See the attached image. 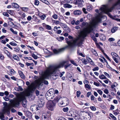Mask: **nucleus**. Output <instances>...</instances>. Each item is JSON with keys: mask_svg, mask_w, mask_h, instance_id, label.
<instances>
[{"mask_svg": "<svg viewBox=\"0 0 120 120\" xmlns=\"http://www.w3.org/2000/svg\"><path fill=\"white\" fill-rule=\"evenodd\" d=\"M67 62V61H64L58 64L53 66H50L47 69L44 73L42 75L41 77L37 80V83L38 86H41L43 82L45 84L48 85V81L44 80L45 79H48L49 77L53 76V79H55L59 76L57 71L59 69L63 67Z\"/></svg>", "mask_w": 120, "mask_h": 120, "instance_id": "f257e3e1", "label": "nucleus"}, {"mask_svg": "<svg viewBox=\"0 0 120 120\" xmlns=\"http://www.w3.org/2000/svg\"><path fill=\"white\" fill-rule=\"evenodd\" d=\"M93 30L92 27L90 26L89 27L84 28L83 30L80 32V36L79 37L74 40L73 42L68 41V38L65 39L68 45L66 46L65 48L61 49L58 50L54 49L53 50L54 53L58 54L60 52L63 51L66 48L71 47L77 44L78 46H80L82 44V42L84 40V38L86 37L88 33H90Z\"/></svg>", "mask_w": 120, "mask_h": 120, "instance_id": "f03ea898", "label": "nucleus"}, {"mask_svg": "<svg viewBox=\"0 0 120 120\" xmlns=\"http://www.w3.org/2000/svg\"><path fill=\"white\" fill-rule=\"evenodd\" d=\"M26 84L28 86V88L23 92L17 95V99L15 100H12V104L14 106H17L19 105V102L23 100L24 98V96H29L30 95V83L28 81L26 82Z\"/></svg>", "mask_w": 120, "mask_h": 120, "instance_id": "7ed1b4c3", "label": "nucleus"}, {"mask_svg": "<svg viewBox=\"0 0 120 120\" xmlns=\"http://www.w3.org/2000/svg\"><path fill=\"white\" fill-rule=\"evenodd\" d=\"M10 106H5L2 112H0V118L1 120H4V114L5 113H7L8 116L10 115Z\"/></svg>", "mask_w": 120, "mask_h": 120, "instance_id": "20e7f679", "label": "nucleus"}, {"mask_svg": "<svg viewBox=\"0 0 120 120\" xmlns=\"http://www.w3.org/2000/svg\"><path fill=\"white\" fill-rule=\"evenodd\" d=\"M58 99V97H56L54 100L49 101L48 102L47 104V107L48 109L51 111L53 110Z\"/></svg>", "mask_w": 120, "mask_h": 120, "instance_id": "39448f33", "label": "nucleus"}, {"mask_svg": "<svg viewBox=\"0 0 120 120\" xmlns=\"http://www.w3.org/2000/svg\"><path fill=\"white\" fill-rule=\"evenodd\" d=\"M104 6H105L107 7V8H108L107 6H105V5H103L102 7H101V8L99 10H100L101 11V12L99 13V11L98 10V9H96L95 10V11L97 12L99 14V15L97 16L96 17L95 19L94 22V24L95 25H97L98 23L99 22H101V14L102 12H104L106 14V13L105 12H104V11H103L101 9H100L102 7H103Z\"/></svg>", "mask_w": 120, "mask_h": 120, "instance_id": "423d86ee", "label": "nucleus"}, {"mask_svg": "<svg viewBox=\"0 0 120 120\" xmlns=\"http://www.w3.org/2000/svg\"><path fill=\"white\" fill-rule=\"evenodd\" d=\"M73 116L76 120H79L80 118V113L77 110H74L73 111Z\"/></svg>", "mask_w": 120, "mask_h": 120, "instance_id": "0eeeda50", "label": "nucleus"}, {"mask_svg": "<svg viewBox=\"0 0 120 120\" xmlns=\"http://www.w3.org/2000/svg\"><path fill=\"white\" fill-rule=\"evenodd\" d=\"M52 93L47 92L46 94V99L49 101L52 99L54 96V94H52Z\"/></svg>", "mask_w": 120, "mask_h": 120, "instance_id": "6e6552de", "label": "nucleus"}, {"mask_svg": "<svg viewBox=\"0 0 120 120\" xmlns=\"http://www.w3.org/2000/svg\"><path fill=\"white\" fill-rule=\"evenodd\" d=\"M63 107L67 106L69 104V101L68 99L66 97L63 98Z\"/></svg>", "mask_w": 120, "mask_h": 120, "instance_id": "1a4fd4ad", "label": "nucleus"}, {"mask_svg": "<svg viewBox=\"0 0 120 120\" xmlns=\"http://www.w3.org/2000/svg\"><path fill=\"white\" fill-rule=\"evenodd\" d=\"M17 95H18L17 96V98L16 99H15L14 100H10V103H11V105L10 106H11L12 107H14V108H15V107H18V106L19 105V104H20V102H21V101H22V105H23V106L24 107H25L26 106V105L24 103V102H23V101L25 99V96H24V98L23 100H22V101H20L19 102V105H18L17 106H14H14L12 104L11 102V101H12V100H15L16 99H17V98H17Z\"/></svg>", "mask_w": 120, "mask_h": 120, "instance_id": "9d476101", "label": "nucleus"}, {"mask_svg": "<svg viewBox=\"0 0 120 120\" xmlns=\"http://www.w3.org/2000/svg\"><path fill=\"white\" fill-rule=\"evenodd\" d=\"M58 99L57 101L58 102V105L60 107H63V98H60L59 99L58 98Z\"/></svg>", "mask_w": 120, "mask_h": 120, "instance_id": "9b49d317", "label": "nucleus"}, {"mask_svg": "<svg viewBox=\"0 0 120 120\" xmlns=\"http://www.w3.org/2000/svg\"><path fill=\"white\" fill-rule=\"evenodd\" d=\"M44 101L42 100L39 101L38 104V109H39L40 107H42L44 105Z\"/></svg>", "mask_w": 120, "mask_h": 120, "instance_id": "f8f14e48", "label": "nucleus"}, {"mask_svg": "<svg viewBox=\"0 0 120 120\" xmlns=\"http://www.w3.org/2000/svg\"><path fill=\"white\" fill-rule=\"evenodd\" d=\"M30 109L32 111L35 110L37 111L39 110V109H38V108L36 105H32L30 107Z\"/></svg>", "mask_w": 120, "mask_h": 120, "instance_id": "ddd939ff", "label": "nucleus"}, {"mask_svg": "<svg viewBox=\"0 0 120 120\" xmlns=\"http://www.w3.org/2000/svg\"><path fill=\"white\" fill-rule=\"evenodd\" d=\"M81 112L83 113L84 114H86L88 115L89 116H90L91 117V116H93V114L92 113L90 112H86L85 111H81Z\"/></svg>", "mask_w": 120, "mask_h": 120, "instance_id": "4468645a", "label": "nucleus"}, {"mask_svg": "<svg viewBox=\"0 0 120 120\" xmlns=\"http://www.w3.org/2000/svg\"><path fill=\"white\" fill-rule=\"evenodd\" d=\"M85 116H83L82 119V120H90L91 118L90 116L86 114H84Z\"/></svg>", "mask_w": 120, "mask_h": 120, "instance_id": "2eb2a0df", "label": "nucleus"}, {"mask_svg": "<svg viewBox=\"0 0 120 120\" xmlns=\"http://www.w3.org/2000/svg\"><path fill=\"white\" fill-rule=\"evenodd\" d=\"M72 6L68 3H65L64 4V7L65 8H72Z\"/></svg>", "mask_w": 120, "mask_h": 120, "instance_id": "dca6fc26", "label": "nucleus"}, {"mask_svg": "<svg viewBox=\"0 0 120 120\" xmlns=\"http://www.w3.org/2000/svg\"><path fill=\"white\" fill-rule=\"evenodd\" d=\"M30 93L32 91H34L36 89L35 85L32 83L30 84Z\"/></svg>", "mask_w": 120, "mask_h": 120, "instance_id": "f3484780", "label": "nucleus"}, {"mask_svg": "<svg viewBox=\"0 0 120 120\" xmlns=\"http://www.w3.org/2000/svg\"><path fill=\"white\" fill-rule=\"evenodd\" d=\"M73 14L75 15H79L81 14V12L79 10H77L73 11Z\"/></svg>", "mask_w": 120, "mask_h": 120, "instance_id": "a211bd4d", "label": "nucleus"}, {"mask_svg": "<svg viewBox=\"0 0 120 120\" xmlns=\"http://www.w3.org/2000/svg\"><path fill=\"white\" fill-rule=\"evenodd\" d=\"M118 27L114 26L111 29V32L112 33H113L117 31L118 29Z\"/></svg>", "mask_w": 120, "mask_h": 120, "instance_id": "6ab92c4d", "label": "nucleus"}, {"mask_svg": "<svg viewBox=\"0 0 120 120\" xmlns=\"http://www.w3.org/2000/svg\"><path fill=\"white\" fill-rule=\"evenodd\" d=\"M18 72L20 76L21 77V78L22 79H25V76L24 75L22 72L21 71H18Z\"/></svg>", "mask_w": 120, "mask_h": 120, "instance_id": "aec40b11", "label": "nucleus"}, {"mask_svg": "<svg viewBox=\"0 0 120 120\" xmlns=\"http://www.w3.org/2000/svg\"><path fill=\"white\" fill-rule=\"evenodd\" d=\"M81 0H74L73 3L75 4H80L81 3Z\"/></svg>", "mask_w": 120, "mask_h": 120, "instance_id": "412c9836", "label": "nucleus"}, {"mask_svg": "<svg viewBox=\"0 0 120 120\" xmlns=\"http://www.w3.org/2000/svg\"><path fill=\"white\" fill-rule=\"evenodd\" d=\"M43 26H45L47 30H51V26L49 25L43 24Z\"/></svg>", "mask_w": 120, "mask_h": 120, "instance_id": "4be33fe9", "label": "nucleus"}, {"mask_svg": "<svg viewBox=\"0 0 120 120\" xmlns=\"http://www.w3.org/2000/svg\"><path fill=\"white\" fill-rule=\"evenodd\" d=\"M99 78L101 79H107L106 77L104 75H100L99 76Z\"/></svg>", "mask_w": 120, "mask_h": 120, "instance_id": "5701e85b", "label": "nucleus"}, {"mask_svg": "<svg viewBox=\"0 0 120 120\" xmlns=\"http://www.w3.org/2000/svg\"><path fill=\"white\" fill-rule=\"evenodd\" d=\"M37 53L36 52H34L32 55V56L35 59H37L38 57L37 56Z\"/></svg>", "mask_w": 120, "mask_h": 120, "instance_id": "b1692460", "label": "nucleus"}, {"mask_svg": "<svg viewBox=\"0 0 120 120\" xmlns=\"http://www.w3.org/2000/svg\"><path fill=\"white\" fill-rule=\"evenodd\" d=\"M87 10L88 11H90L92 9V7L91 5H87Z\"/></svg>", "mask_w": 120, "mask_h": 120, "instance_id": "393cba45", "label": "nucleus"}, {"mask_svg": "<svg viewBox=\"0 0 120 120\" xmlns=\"http://www.w3.org/2000/svg\"><path fill=\"white\" fill-rule=\"evenodd\" d=\"M120 59V57L119 56H118L116 57H115L113 58L114 60L116 62V63L118 64L119 63L118 60Z\"/></svg>", "mask_w": 120, "mask_h": 120, "instance_id": "a878e982", "label": "nucleus"}, {"mask_svg": "<svg viewBox=\"0 0 120 120\" xmlns=\"http://www.w3.org/2000/svg\"><path fill=\"white\" fill-rule=\"evenodd\" d=\"M111 55L112 56L113 58L119 56L118 55L114 52H112L111 53Z\"/></svg>", "mask_w": 120, "mask_h": 120, "instance_id": "bb28decb", "label": "nucleus"}, {"mask_svg": "<svg viewBox=\"0 0 120 120\" xmlns=\"http://www.w3.org/2000/svg\"><path fill=\"white\" fill-rule=\"evenodd\" d=\"M73 111H70L66 113L67 115L69 116H73V115L72 114Z\"/></svg>", "mask_w": 120, "mask_h": 120, "instance_id": "cd10ccee", "label": "nucleus"}, {"mask_svg": "<svg viewBox=\"0 0 120 120\" xmlns=\"http://www.w3.org/2000/svg\"><path fill=\"white\" fill-rule=\"evenodd\" d=\"M15 8H18L19 7L18 5L15 3H13L11 4Z\"/></svg>", "mask_w": 120, "mask_h": 120, "instance_id": "c85d7f7f", "label": "nucleus"}, {"mask_svg": "<svg viewBox=\"0 0 120 120\" xmlns=\"http://www.w3.org/2000/svg\"><path fill=\"white\" fill-rule=\"evenodd\" d=\"M60 25L63 28H66L67 27V25L65 24L61 23Z\"/></svg>", "mask_w": 120, "mask_h": 120, "instance_id": "c756f323", "label": "nucleus"}, {"mask_svg": "<svg viewBox=\"0 0 120 120\" xmlns=\"http://www.w3.org/2000/svg\"><path fill=\"white\" fill-rule=\"evenodd\" d=\"M82 63L84 64H87V61L85 59L83 58L81 60Z\"/></svg>", "mask_w": 120, "mask_h": 120, "instance_id": "7c9ffc66", "label": "nucleus"}, {"mask_svg": "<svg viewBox=\"0 0 120 120\" xmlns=\"http://www.w3.org/2000/svg\"><path fill=\"white\" fill-rule=\"evenodd\" d=\"M10 30L13 34L16 35L17 34V32L16 31H14L12 28H11Z\"/></svg>", "mask_w": 120, "mask_h": 120, "instance_id": "2f4dec72", "label": "nucleus"}, {"mask_svg": "<svg viewBox=\"0 0 120 120\" xmlns=\"http://www.w3.org/2000/svg\"><path fill=\"white\" fill-rule=\"evenodd\" d=\"M56 120H66V119L63 117H60L57 118Z\"/></svg>", "mask_w": 120, "mask_h": 120, "instance_id": "473e14b6", "label": "nucleus"}, {"mask_svg": "<svg viewBox=\"0 0 120 120\" xmlns=\"http://www.w3.org/2000/svg\"><path fill=\"white\" fill-rule=\"evenodd\" d=\"M85 86L86 90L87 89H91L90 86L88 84H85Z\"/></svg>", "mask_w": 120, "mask_h": 120, "instance_id": "72a5a7b5", "label": "nucleus"}, {"mask_svg": "<svg viewBox=\"0 0 120 120\" xmlns=\"http://www.w3.org/2000/svg\"><path fill=\"white\" fill-rule=\"evenodd\" d=\"M45 53L47 54H49L50 53V51L46 49H43Z\"/></svg>", "mask_w": 120, "mask_h": 120, "instance_id": "f704fd0d", "label": "nucleus"}, {"mask_svg": "<svg viewBox=\"0 0 120 120\" xmlns=\"http://www.w3.org/2000/svg\"><path fill=\"white\" fill-rule=\"evenodd\" d=\"M9 44L13 46H16L17 45V44L13 41L9 43Z\"/></svg>", "mask_w": 120, "mask_h": 120, "instance_id": "c9c22d12", "label": "nucleus"}, {"mask_svg": "<svg viewBox=\"0 0 120 120\" xmlns=\"http://www.w3.org/2000/svg\"><path fill=\"white\" fill-rule=\"evenodd\" d=\"M19 14L21 15L22 18H23L25 17V14L23 13H19Z\"/></svg>", "mask_w": 120, "mask_h": 120, "instance_id": "e433bc0d", "label": "nucleus"}, {"mask_svg": "<svg viewBox=\"0 0 120 120\" xmlns=\"http://www.w3.org/2000/svg\"><path fill=\"white\" fill-rule=\"evenodd\" d=\"M70 61L71 63L74 65L76 66H78L77 64L75 62V61L74 60H70Z\"/></svg>", "mask_w": 120, "mask_h": 120, "instance_id": "4c0bfd02", "label": "nucleus"}, {"mask_svg": "<svg viewBox=\"0 0 120 120\" xmlns=\"http://www.w3.org/2000/svg\"><path fill=\"white\" fill-rule=\"evenodd\" d=\"M21 9H22V11H27L28 10V9L27 8L24 7V8H22L21 7Z\"/></svg>", "mask_w": 120, "mask_h": 120, "instance_id": "58836bf2", "label": "nucleus"}, {"mask_svg": "<svg viewBox=\"0 0 120 120\" xmlns=\"http://www.w3.org/2000/svg\"><path fill=\"white\" fill-rule=\"evenodd\" d=\"M92 52L93 54L95 56H98V54H97L96 52L94 49H93L92 50Z\"/></svg>", "mask_w": 120, "mask_h": 120, "instance_id": "ea45409f", "label": "nucleus"}, {"mask_svg": "<svg viewBox=\"0 0 120 120\" xmlns=\"http://www.w3.org/2000/svg\"><path fill=\"white\" fill-rule=\"evenodd\" d=\"M58 16L56 14H54L52 16V17L55 19H56L58 18Z\"/></svg>", "mask_w": 120, "mask_h": 120, "instance_id": "a19ab883", "label": "nucleus"}, {"mask_svg": "<svg viewBox=\"0 0 120 120\" xmlns=\"http://www.w3.org/2000/svg\"><path fill=\"white\" fill-rule=\"evenodd\" d=\"M109 115L114 120H116V118L111 113H110L109 114Z\"/></svg>", "mask_w": 120, "mask_h": 120, "instance_id": "79ce46f5", "label": "nucleus"}, {"mask_svg": "<svg viewBox=\"0 0 120 120\" xmlns=\"http://www.w3.org/2000/svg\"><path fill=\"white\" fill-rule=\"evenodd\" d=\"M76 96L77 97H79L81 94V92L80 91H77L76 92Z\"/></svg>", "mask_w": 120, "mask_h": 120, "instance_id": "37998d69", "label": "nucleus"}, {"mask_svg": "<svg viewBox=\"0 0 120 120\" xmlns=\"http://www.w3.org/2000/svg\"><path fill=\"white\" fill-rule=\"evenodd\" d=\"M63 110L64 112H66L68 111V108L67 107L64 108H63Z\"/></svg>", "mask_w": 120, "mask_h": 120, "instance_id": "c03bdc74", "label": "nucleus"}, {"mask_svg": "<svg viewBox=\"0 0 120 120\" xmlns=\"http://www.w3.org/2000/svg\"><path fill=\"white\" fill-rule=\"evenodd\" d=\"M35 1L34 3V4L37 5H38L39 4V2L37 0H34Z\"/></svg>", "mask_w": 120, "mask_h": 120, "instance_id": "a18cd8bd", "label": "nucleus"}, {"mask_svg": "<svg viewBox=\"0 0 120 120\" xmlns=\"http://www.w3.org/2000/svg\"><path fill=\"white\" fill-rule=\"evenodd\" d=\"M13 58L15 60H18L19 59V58L18 56L16 55H14V56L13 57Z\"/></svg>", "mask_w": 120, "mask_h": 120, "instance_id": "49530a36", "label": "nucleus"}, {"mask_svg": "<svg viewBox=\"0 0 120 120\" xmlns=\"http://www.w3.org/2000/svg\"><path fill=\"white\" fill-rule=\"evenodd\" d=\"M51 92L52 94H53L54 92V90L53 89H50L49 90V92Z\"/></svg>", "mask_w": 120, "mask_h": 120, "instance_id": "de8ad7c7", "label": "nucleus"}, {"mask_svg": "<svg viewBox=\"0 0 120 120\" xmlns=\"http://www.w3.org/2000/svg\"><path fill=\"white\" fill-rule=\"evenodd\" d=\"M18 90L17 91H22L23 90L22 88L20 86H19L18 88Z\"/></svg>", "mask_w": 120, "mask_h": 120, "instance_id": "09e8293b", "label": "nucleus"}, {"mask_svg": "<svg viewBox=\"0 0 120 120\" xmlns=\"http://www.w3.org/2000/svg\"><path fill=\"white\" fill-rule=\"evenodd\" d=\"M54 23L56 24H60L61 22H60L59 21L57 20H55L54 21Z\"/></svg>", "mask_w": 120, "mask_h": 120, "instance_id": "8fccbe9b", "label": "nucleus"}, {"mask_svg": "<svg viewBox=\"0 0 120 120\" xmlns=\"http://www.w3.org/2000/svg\"><path fill=\"white\" fill-rule=\"evenodd\" d=\"M99 69V68L98 67H95L94 68L92 69V70L93 71H98Z\"/></svg>", "mask_w": 120, "mask_h": 120, "instance_id": "3c124183", "label": "nucleus"}, {"mask_svg": "<svg viewBox=\"0 0 120 120\" xmlns=\"http://www.w3.org/2000/svg\"><path fill=\"white\" fill-rule=\"evenodd\" d=\"M3 14L4 15L7 17H8L9 16V15L6 12H4Z\"/></svg>", "mask_w": 120, "mask_h": 120, "instance_id": "603ef678", "label": "nucleus"}, {"mask_svg": "<svg viewBox=\"0 0 120 120\" xmlns=\"http://www.w3.org/2000/svg\"><path fill=\"white\" fill-rule=\"evenodd\" d=\"M46 17V16L45 15H43L41 16V18L42 20H44Z\"/></svg>", "mask_w": 120, "mask_h": 120, "instance_id": "864d4df0", "label": "nucleus"}, {"mask_svg": "<svg viewBox=\"0 0 120 120\" xmlns=\"http://www.w3.org/2000/svg\"><path fill=\"white\" fill-rule=\"evenodd\" d=\"M90 108L93 111H95L96 110V108L94 106H91L90 107Z\"/></svg>", "mask_w": 120, "mask_h": 120, "instance_id": "5fc2aeb1", "label": "nucleus"}, {"mask_svg": "<svg viewBox=\"0 0 120 120\" xmlns=\"http://www.w3.org/2000/svg\"><path fill=\"white\" fill-rule=\"evenodd\" d=\"M108 40L109 41H114L115 39L113 38H110Z\"/></svg>", "mask_w": 120, "mask_h": 120, "instance_id": "6e6d98bb", "label": "nucleus"}, {"mask_svg": "<svg viewBox=\"0 0 120 120\" xmlns=\"http://www.w3.org/2000/svg\"><path fill=\"white\" fill-rule=\"evenodd\" d=\"M97 92L101 95L102 94L103 92L101 90H98Z\"/></svg>", "mask_w": 120, "mask_h": 120, "instance_id": "4d7b16f0", "label": "nucleus"}, {"mask_svg": "<svg viewBox=\"0 0 120 120\" xmlns=\"http://www.w3.org/2000/svg\"><path fill=\"white\" fill-rule=\"evenodd\" d=\"M66 2L67 3L71 4L73 2L72 0H67Z\"/></svg>", "mask_w": 120, "mask_h": 120, "instance_id": "13d9d810", "label": "nucleus"}, {"mask_svg": "<svg viewBox=\"0 0 120 120\" xmlns=\"http://www.w3.org/2000/svg\"><path fill=\"white\" fill-rule=\"evenodd\" d=\"M78 54L79 55L83 57H85V56L84 55L82 54V53L81 52H78Z\"/></svg>", "mask_w": 120, "mask_h": 120, "instance_id": "bf43d9fd", "label": "nucleus"}, {"mask_svg": "<svg viewBox=\"0 0 120 120\" xmlns=\"http://www.w3.org/2000/svg\"><path fill=\"white\" fill-rule=\"evenodd\" d=\"M104 74L106 76L108 77V78L110 77L108 73L106 72H104Z\"/></svg>", "mask_w": 120, "mask_h": 120, "instance_id": "052dcab7", "label": "nucleus"}, {"mask_svg": "<svg viewBox=\"0 0 120 120\" xmlns=\"http://www.w3.org/2000/svg\"><path fill=\"white\" fill-rule=\"evenodd\" d=\"M104 92L106 94H108L109 93V91L108 89H105L104 91Z\"/></svg>", "mask_w": 120, "mask_h": 120, "instance_id": "680f3d73", "label": "nucleus"}, {"mask_svg": "<svg viewBox=\"0 0 120 120\" xmlns=\"http://www.w3.org/2000/svg\"><path fill=\"white\" fill-rule=\"evenodd\" d=\"M4 99L6 101H8L9 100V98L7 96L5 97L4 98Z\"/></svg>", "mask_w": 120, "mask_h": 120, "instance_id": "e2e57ef3", "label": "nucleus"}, {"mask_svg": "<svg viewBox=\"0 0 120 120\" xmlns=\"http://www.w3.org/2000/svg\"><path fill=\"white\" fill-rule=\"evenodd\" d=\"M10 73L12 74L13 73H14L15 72L14 70L13 69H11L10 70Z\"/></svg>", "mask_w": 120, "mask_h": 120, "instance_id": "0e129e2a", "label": "nucleus"}, {"mask_svg": "<svg viewBox=\"0 0 120 120\" xmlns=\"http://www.w3.org/2000/svg\"><path fill=\"white\" fill-rule=\"evenodd\" d=\"M82 10L84 12L85 14H87V12L86 11V9L84 8H83L82 9Z\"/></svg>", "mask_w": 120, "mask_h": 120, "instance_id": "69168bd1", "label": "nucleus"}, {"mask_svg": "<svg viewBox=\"0 0 120 120\" xmlns=\"http://www.w3.org/2000/svg\"><path fill=\"white\" fill-rule=\"evenodd\" d=\"M99 83H98L96 82H94V84L95 85L97 86H99Z\"/></svg>", "mask_w": 120, "mask_h": 120, "instance_id": "338daca9", "label": "nucleus"}, {"mask_svg": "<svg viewBox=\"0 0 120 120\" xmlns=\"http://www.w3.org/2000/svg\"><path fill=\"white\" fill-rule=\"evenodd\" d=\"M114 106L113 105H111L110 109L111 110H112L113 109H114Z\"/></svg>", "mask_w": 120, "mask_h": 120, "instance_id": "774afa93", "label": "nucleus"}]
</instances>
